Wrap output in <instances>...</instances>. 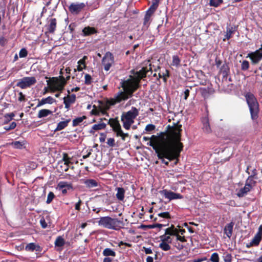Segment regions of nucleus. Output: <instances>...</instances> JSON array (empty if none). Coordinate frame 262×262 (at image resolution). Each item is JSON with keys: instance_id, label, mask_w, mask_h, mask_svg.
I'll return each instance as SVG.
<instances>
[{"instance_id": "f257e3e1", "label": "nucleus", "mask_w": 262, "mask_h": 262, "mask_svg": "<svg viewBox=\"0 0 262 262\" xmlns=\"http://www.w3.org/2000/svg\"><path fill=\"white\" fill-rule=\"evenodd\" d=\"M180 116H170L169 121L173 120V126L167 133H163L159 137L153 136L149 145L155 149L159 159L165 165H168L169 161L178 159L180 152L183 148V145L181 142V125L179 124V121L174 118Z\"/></svg>"}, {"instance_id": "f03ea898", "label": "nucleus", "mask_w": 262, "mask_h": 262, "mask_svg": "<svg viewBox=\"0 0 262 262\" xmlns=\"http://www.w3.org/2000/svg\"><path fill=\"white\" fill-rule=\"evenodd\" d=\"M122 87L126 93L132 95L140 88V82L135 77L130 76L129 79L122 82Z\"/></svg>"}, {"instance_id": "7ed1b4c3", "label": "nucleus", "mask_w": 262, "mask_h": 262, "mask_svg": "<svg viewBox=\"0 0 262 262\" xmlns=\"http://www.w3.org/2000/svg\"><path fill=\"white\" fill-rule=\"evenodd\" d=\"M249 107L251 115H257L259 104L255 96L251 92H247L244 95Z\"/></svg>"}, {"instance_id": "20e7f679", "label": "nucleus", "mask_w": 262, "mask_h": 262, "mask_svg": "<svg viewBox=\"0 0 262 262\" xmlns=\"http://www.w3.org/2000/svg\"><path fill=\"white\" fill-rule=\"evenodd\" d=\"M126 98L124 93L118 95L114 99H111L104 103H102L100 106V110L103 115H108L106 111L110 109L111 106L115 105L117 103L120 102L122 100Z\"/></svg>"}, {"instance_id": "39448f33", "label": "nucleus", "mask_w": 262, "mask_h": 262, "mask_svg": "<svg viewBox=\"0 0 262 262\" xmlns=\"http://www.w3.org/2000/svg\"><path fill=\"white\" fill-rule=\"evenodd\" d=\"M120 223V222L117 219H112L108 216L101 217L98 221L99 226L112 229H116Z\"/></svg>"}, {"instance_id": "423d86ee", "label": "nucleus", "mask_w": 262, "mask_h": 262, "mask_svg": "<svg viewBox=\"0 0 262 262\" xmlns=\"http://www.w3.org/2000/svg\"><path fill=\"white\" fill-rule=\"evenodd\" d=\"M108 123L112 127L113 131L116 133L117 137H121V138L124 140L125 138L128 136V134L124 133L121 127L118 120L115 119H110Z\"/></svg>"}, {"instance_id": "0eeeda50", "label": "nucleus", "mask_w": 262, "mask_h": 262, "mask_svg": "<svg viewBox=\"0 0 262 262\" xmlns=\"http://www.w3.org/2000/svg\"><path fill=\"white\" fill-rule=\"evenodd\" d=\"M47 84L49 89L52 93L56 91H62L63 89V84L59 81L57 77H52L47 80Z\"/></svg>"}, {"instance_id": "6e6552de", "label": "nucleus", "mask_w": 262, "mask_h": 262, "mask_svg": "<svg viewBox=\"0 0 262 262\" xmlns=\"http://www.w3.org/2000/svg\"><path fill=\"white\" fill-rule=\"evenodd\" d=\"M153 67L154 66H152L150 63H149L148 66H146V67L142 68V69L139 71L135 72L134 70H132L130 72L132 74L136 76V77H135L136 78L137 80L140 82L141 79L146 77L147 74L149 72H150V74L152 73Z\"/></svg>"}, {"instance_id": "1a4fd4ad", "label": "nucleus", "mask_w": 262, "mask_h": 262, "mask_svg": "<svg viewBox=\"0 0 262 262\" xmlns=\"http://www.w3.org/2000/svg\"><path fill=\"white\" fill-rule=\"evenodd\" d=\"M36 82V78L34 77H25L19 80L17 83L16 86L22 89L30 87Z\"/></svg>"}, {"instance_id": "9d476101", "label": "nucleus", "mask_w": 262, "mask_h": 262, "mask_svg": "<svg viewBox=\"0 0 262 262\" xmlns=\"http://www.w3.org/2000/svg\"><path fill=\"white\" fill-rule=\"evenodd\" d=\"M86 6L84 3H72L69 6V11L73 15H78L84 10Z\"/></svg>"}, {"instance_id": "9b49d317", "label": "nucleus", "mask_w": 262, "mask_h": 262, "mask_svg": "<svg viewBox=\"0 0 262 262\" xmlns=\"http://www.w3.org/2000/svg\"><path fill=\"white\" fill-rule=\"evenodd\" d=\"M114 63L113 54L110 52H106L102 59V64L104 67V70L108 71Z\"/></svg>"}, {"instance_id": "f8f14e48", "label": "nucleus", "mask_w": 262, "mask_h": 262, "mask_svg": "<svg viewBox=\"0 0 262 262\" xmlns=\"http://www.w3.org/2000/svg\"><path fill=\"white\" fill-rule=\"evenodd\" d=\"M176 233V230H173V225H171L170 227L165 229V233L163 235L160 236V241L170 244L172 242L171 236Z\"/></svg>"}, {"instance_id": "ddd939ff", "label": "nucleus", "mask_w": 262, "mask_h": 262, "mask_svg": "<svg viewBox=\"0 0 262 262\" xmlns=\"http://www.w3.org/2000/svg\"><path fill=\"white\" fill-rule=\"evenodd\" d=\"M247 57H249L253 64H257L262 59V45L261 48L254 52L249 53Z\"/></svg>"}, {"instance_id": "4468645a", "label": "nucleus", "mask_w": 262, "mask_h": 262, "mask_svg": "<svg viewBox=\"0 0 262 262\" xmlns=\"http://www.w3.org/2000/svg\"><path fill=\"white\" fill-rule=\"evenodd\" d=\"M254 182L251 177H249L246 181V183L244 188H241L237 192V195L238 197L245 196L252 188Z\"/></svg>"}, {"instance_id": "2eb2a0df", "label": "nucleus", "mask_w": 262, "mask_h": 262, "mask_svg": "<svg viewBox=\"0 0 262 262\" xmlns=\"http://www.w3.org/2000/svg\"><path fill=\"white\" fill-rule=\"evenodd\" d=\"M57 188L61 190L63 194H66L68 190L72 189L71 183L65 181H60L57 184Z\"/></svg>"}, {"instance_id": "dca6fc26", "label": "nucleus", "mask_w": 262, "mask_h": 262, "mask_svg": "<svg viewBox=\"0 0 262 262\" xmlns=\"http://www.w3.org/2000/svg\"><path fill=\"white\" fill-rule=\"evenodd\" d=\"M201 95L204 99H207L214 93V90L211 85L207 88H200L199 89Z\"/></svg>"}, {"instance_id": "f3484780", "label": "nucleus", "mask_w": 262, "mask_h": 262, "mask_svg": "<svg viewBox=\"0 0 262 262\" xmlns=\"http://www.w3.org/2000/svg\"><path fill=\"white\" fill-rule=\"evenodd\" d=\"M219 73L223 75V78H227L230 74L229 63L224 61L222 66L219 68Z\"/></svg>"}, {"instance_id": "a211bd4d", "label": "nucleus", "mask_w": 262, "mask_h": 262, "mask_svg": "<svg viewBox=\"0 0 262 262\" xmlns=\"http://www.w3.org/2000/svg\"><path fill=\"white\" fill-rule=\"evenodd\" d=\"M136 116H121V121L123 122V127L126 129H129L130 125L133 124Z\"/></svg>"}, {"instance_id": "6ab92c4d", "label": "nucleus", "mask_w": 262, "mask_h": 262, "mask_svg": "<svg viewBox=\"0 0 262 262\" xmlns=\"http://www.w3.org/2000/svg\"><path fill=\"white\" fill-rule=\"evenodd\" d=\"M161 193L169 200L182 198V196L181 194L174 193L170 191H168L167 190H163L161 191Z\"/></svg>"}, {"instance_id": "aec40b11", "label": "nucleus", "mask_w": 262, "mask_h": 262, "mask_svg": "<svg viewBox=\"0 0 262 262\" xmlns=\"http://www.w3.org/2000/svg\"><path fill=\"white\" fill-rule=\"evenodd\" d=\"M68 93L70 94V92L68 91ZM76 95L75 94L68 95L63 98V103L66 108H69L70 105L75 103L76 101Z\"/></svg>"}, {"instance_id": "412c9836", "label": "nucleus", "mask_w": 262, "mask_h": 262, "mask_svg": "<svg viewBox=\"0 0 262 262\" xmlns=\"http://www.w3.org/2000/svg\"><path fill=\"white\" fill-rule=\"evenodd\" d=\"M57 26V20L56 19L51 18L48 20L47 25H46V27L48 30V32L50 33H54L56 30Z\"/></svg>"}, {"instance_id": "4be33fe9", "label": "nucleus", "mask_w": 262, "mask_h": 262, "mask_svg": "<svg viewBox=\"0 0 262 262\" xmlns=\"http://www.w3.org/2000/svg\"><path fill=\"white\" fill-rule=\"evenodd\" d=\"M262 238V226H260L258 229V232L256 234L251 241L250 244L251 246H257Z\"/></svg>"}, {"instance_id": "5701e85b", "label": "nucleus", "mask_w": 262, "mask_h": 262, "mask_svg": "<svg viewBox=\"0 0 262 262\" xmlns=\"http://www.w3.org/2000/svg\"><path fill=\"white\" fill-rule=\"evenodd\" d=\"M82 32L83 36H88L93 34H97L98 33V30L94 27L88 26L84 27L82 29Z\"/></svg>"}, {"instance_id": "b1692460", "label": "nucleus", "mask_w": 262, "mask_h": 262, "mask_svg": "<svg viewBox=\"0 0 262 262\" xmlns=\"http://www.w3.org/2000/svg\"><path fill=\"white\" fill-rule=\"evenodd\" d=\"M26 142L24 140L16 141L12 142L10 145L14 148L16 149H23L26 147Z\"/></svg>"}, {"instance_id": "393cba45", "label": "nucleus", "mask_w": 262, "mask_h": 262, "mask_svg": "<svg viewBox=\"0 0 262 262\" xmlns=\"http://www.w3.org/2000/svg\"><path fill=\"white\" fill-rule=\"evenodd\" d=\"M59 164L61 165V167H62V164L70 166V164H72L71 158L67 154L64 153L63 154L62 160L59 161Z\"/></svg>"}, {"instance_id": "a878e982", "label": "nucleus", "mask_w": 262, "mask_h": 262, "mask_svg": "<svg viewBox=\"0 0 262 262\" xmlns=\"http://www.w3.org/2000/svg\"><path fill=\"white\" fill-rule=\"evenodd\" d=\"M56 100L53 97L49 96L46 98H42L41 100L39 101L37 105V107L47 103L52 104Z\"/></svg>"}, {"instance_id": "bb28decb", "label": "nucleus", "mask_w": 262, "mask_h": 262, "mask_svg": "<svg viewBox=\"0 0 262 262\" xmlns=\"http://www.w3.org/2000/svg\"><path fill=\"white\" fill-rule=\"evenodd\" d=\"M202 122L203 124V129L204 132L207 134L210 133L211 132V129L209 124L208 117H204Z\"/></svg>"}, {"instance_id": "cd10ccee", "label": "nucleus", "mask_w": 262, "mask_h": 262, "mask_svg": "<svg viewBox=\"0 0 262 262\" xmlns=\"http://www.w3.org/2000/svg\"><path fill=\"white\" fill-rule=\"evenodd\" d=\"M233 226L234 223L231 222L225 227L224 232L228 237H230L232 235Z\"/></svg>"}, {"instance_id": "c85d7f7f", "label": "nucleus", "mask_w": 262, "mask_h": 262, "mask_svg": "<svg viewBox=\"0 0 262 262\" xmlns=\"http://www.w3.org/2000/svg\"><path fill=\"white\" fill-rule=\"evenodd\" d=\"M117 191L116 196L119 201H123L124 198L125 190L123 188L117 187L116 188Z\"/></svg>"}, {"instance_id": "c756f323", "label": "nucleus", "mask_w": 262, "mask_h": 262, "mask_svg": "<svg viewBox=\"0 0 262 262\" xmlns=\"http://www.w3.org/2000/svg\"><path fill=\"white\" fill-rule=\"evenodd\" d=\"M84 184L89 188H94L98 186L97 182L92 179L86 180L84 181Z\"/></svg>"}, {"instance_id": "7c9ffc66", "label": "nucleus", "mask_w": 262, "mask_h": 262, "mask_svg": "<svg viewBox=\"0 0 262 262\" xmlns=\"http://www.w3.org/2000/svg\"><path fill=\"white\" fill-rule=\"evenodd\" d=\"M103 255L105 256H112L114 257L116 256V253L110 248H105L103 251Z\"/></svg>"}, {"instance_id": "2f4dec72", "label": "nucleus", "mask_w": 262, "mask_h": 262, "mask_svg": "<svg viewBox=\"0 0 262 262\" xmlns=\"http://www.w3.org/2000/svg\"><path fill=\"white\" fill-rule=\"evenodd\" d=\"M159 247L162 250L165 251H167L170 249V246L169 245V243L162 241H161L160 243L159 244Z\"/></svg>"}, {"instance_id": "473e14b6", "label": "nucleus", "mask_w": 262, "mask_h": 262, "mask_svg": "<svg viewBox=\"0 0 262 262\" xmlns=\"http://www.w3.org/2000/svg\"><path fill=\"white\" fill-rule=\"evenodd\" d=\"M223 3V0H210L209 5L210 6L217 7Z\"/></svg>"}, {"instance_id": "72a5a7b5", "label": "nucleus", "mask_w": 262, "mask_h": 262, "mask_svg": "<svg viewBox=\"0 0 262 262\" xmlns=\"http://www.w3.org/2000/svg\"><path fill=\"white\" fill-rule=\"evenodd\" d=\"M69 122V120L60 122L55 129V130H60L63 129L65 127L68 125V123Z\"/></svg>"}, {"instance_id": "f704fd0d", "label": "nucleus", "mask_w": 262, "mask_h": 262, "mask_svg": "<svg viewBox=\"0 0 262 262\" xmlns=\"http://www.w3.org/2000/svg\"><path fill=\"white\" fill-rule=\"evenodd\" d=\"M86 118L85 116L75 118L73 121V125L75 126L80 124V123Z\"/></svg>"}, {"instance_id": "c9c22d12", "label": "nucleus", "mask_w": 262, "mask_h": 262, "mask_svg": "<svg viewBox=\"0 0 262 262\" xmlns=\"http://www.w3.org/2000/svg\"><path fill=\"white\" fill-rule=\"evenodd\" d=\"M65 243V241L64 239L61 237L58 236L55 240V245L56 247H62L64 245Z\"/></svg>"}, {"instance_id": "e433bc0d", "label": "nucleus", "mask_w": 262, "mask_h": 262, "mask_svg": "<svg viewBox=\"0 0 262 262\" xmlns=\"http://www.w3.org/2000/svg\"><path fill=\"white\" fill-rule=\"evenodd\" d=\"M181 60L178 56L173 55L172 56V61L171 65L176 67H178L180 65Z\"/></svg>"}, {"instance_id": "4c0bfd02", "label": "nucleus", "mask_w": 262, "mask_h": 262, "mask_svg": "<svg viewBox=\"0 0 262 262\" xmlns=\"http://www.w3.org/2000/svg\"><path fill=\"white\" fill-rule=\"evenodd\" d=\"M234 33V30H233V28H231L229 29H227L226 34L225 35V38L223 39L224 41H225L226 39H229L232 36V34Z\"/></svg>"}, {"instance_id": "58836bf2", "label": "nucleus", "mask_w": 262, "mask_h": 262, "mask_svg": "<svg viewBox=\"0 0 262 262\" xmlns=\"http://www.w3.org/2000/svg\"><path fill=\"white\" fill-rule=\"evenodd\" d=\"M249 68V62L246 60H244L241 63V70L242 71H246Z\"/></svg>"}, {"instance_id": "ea45409f", "label": "nucleus", "mask_w": 262, "mask_h": 262, "mask_svg": "<svg viewBox=\"0 0 262 262\" xmlns=\"http://www.w3.org/2000/svg\"><path fill=\"white\" fill-rule=\"evenodd\" d=\"M173 230H176L177 232V233L176 234H173V236H175L176 237L177 241H180L181 242H185L186 241V239L185 238L184 236H181L179 234H178V231L177 228H175L173 226Z\"/></svg>"}, {"instance_id": "a19ab883", "label": "nucleus", "mask_w": 262, "mask_h": 262, "mask_svg": "<svg viewBox=\"0 0 262 262\" xmlns=\"http://www.w3.org/2000/svg\"><path fill=\"white\" fill-rule=\"evenodd\" d=\"M138 113H139V112H138V109H137L135 107H132V109L130 111H128L125 114L124 113H123L122 114V115H138Z\"/></svg>"}, {"instance_id": "79ce46f5", "label": "nucleus", "mask_w": 262, "mask_h": 262, "mask_svg": "<svg viewBox=\"0 0 262 262\" xmlns=\"http://www.w3.org/2000/svg\"><path fill=\"white\" fill-rule=\"evenodd\" d=\"M210 260L212 262H219V256L217 253H213L212 254Z\"/></svg>"}, {"instance_id": "37998d69", "label": "nucleus", "mask_w": 262, "mask_h": 262, "mask_svg": "<svg viewBox=\"0 0 262 262\" xmlns=\"http://www.w3.org/2000/svg\"><path fill=\"white\" fill-rule=\"evenodd\" d=\"M85 81L84 83L86 85H90L92 83V77L89 74H85L84 76Z\"/></svg>"}, {"instance_id": "c03bdc74", "label": "nucleus", "mask_w": 262, "mask_h": 262, "mask_svg": "<svg viewBox=\"0 0 262 262\" xmlns=\"http://www.w3.org/2000/svg\"><path fill=\"white\" fill-rule=\"evenodd\" d=\"M162 74L163 80L165 82H166L167 81V78L169 77L170 76L169 70L165 69V72L162 73Z\"/></svg>"}, {"instance_id": "a18cd8bd", "label": "nucleus", "mask_w": 262, "mask_h": 262, "mask_svg": "<svg viewBox=\"0 0 262 262\" xmlns=\"http://www.w3.org/2000/svg\"><path fill=\"white\" fill-rule=\"evenodd\" d=\"M223 258L225 262H231L232 256L230 253H225L224 254Z\"/></svg>"}, {"instance_id": "49530a36", "label": "nucleus", "mask_w": 262, "mask_h": 262, "mask_svg": "<svg viewBox=\"0 0 262 262\" xmlns=\"http://www.w3.org/2000/svg\"><path fill=\"white\" fill-rule=\"evenodd\" d=\"M105 127V124L102 123L94 125L93 126V129L94 130H100L104 128Z\"/></svg>"}, {"instance_id": "de8ad7c7", "label": "nucleus", "mask_w": 262, "mask_h": 262, "mask_svg": "<svg viewBox=\"0 0 262 262\" xmlns=\"http://www.w3.org/2000/svg\"><path fill=\"white\" fill-rule=\"evenodd\" d=\"M159 4L160 0H152V4L150 7L156 10L159 7Z\"/></svg>"}, {"instance_id": "09e8293b", "label": "nucleus", "mask_w": 262, "mask_h": 262, "mask_svg": "<svg viewBox=\"0 0 262 262\" xmlns=\"http://www.w3.org/2000/svg\"><path fill=\"white\" fill-rule=\"evenodd\" d=\"M28 55V51L25 48L21 49L19 52V56L20 58L26 57Z\"/></svg>"}, {"instance_id": "8fccbe9b", "label": "nucleus", "mask_w": 262, "mask_h": 262, "mask_svg": "<svg viewBox=\"0 0 262 262\" xmlns=\"http://www.w3.org/2000/svg\"><path fill=\"white\" fill-rule=\"evenodd\" d=\"M36 245L34 243H30L26 246V250L27 251H33L35 249Z\"/></svg>"}, {"instance_id": "3c124183", "label": "nucleus", "mask_w": 262, "mask_h": 262, "mask_svg": "<svg viewBox=\"0 0 262 262\" xmlns=\"http://www.w3.org/2000/svg\"><path fill=\"white\" fill-rule=\"evenodd\" d=\"M150 17L145 15L143 21V26L148 27L150 24Z\"/></svg>"}, {"instance_id": "603ef678", "label": "nucleus", "mask_w": 262, "mask_h": 262, "mask_svg": "<svg viewBox=\"0 0 262 262\" xmlns=\"http://www.w3.org/2000/svg\"><path fill=\"white\" fill-rule=\"evenodd\" d=\"M54 196L55 195L54 193L52 192H50L48 195L46 203L47 204H50L54 198Z\"/></svg>"}, {"instance_id": "864d4df0", "label": "nucleus", "mask_w": 262, "mask_h": 262, "mask_svg": "<svg viewBox=\"0 0 262 262\" xmlns=\"http://www.w3.org/2000/svg\"><path fill=\"white\" fill-rule=\"evenodd\" d=\"M52 113V112L49 110L42 109L39 111L38 115H49Z\"/></svg>"}, {"instance_id": "5fc2aeb1", "label": "nucleus", "mask_w": 262, "mask_h": 262, "mask_svg": "<svg viewBox=\"0 0 262 262\" xmlns=\"http://www.w3.org/2000/svg\"><path fill=\"white\" fill-rule=\"evenodd\" d=\"M86 59H87V56H84L82 59H80L78 61V64L79 65H81V66H83L84 67V68H86L85 60Z\"/></svg>"}, {"instance_id": "6e6d98bb", "label": "nucleus", "mask_w": 262, "mask_h": 262, "mask_svg": "<svg viewBox=\"0 0 262 262\" xmlns=\"http://www.w3.org/2000/svg\"><path fill=\"white\" fill-rule=\"evenodd\" d=\"M156 11V10L153 8L152 9L151 7H149L148 9L146 12L145 15L151 17Z\"/></svg>"}, {"instance_id": "4d7b16f0", "label": "nucleus", "mask_w": 262, "mask_h": 262, "mask_svg": "<svg viewBox=\"0 0 262 262\" xmlns=\"http://www.w3.org/2000/svg\"><path fill=\"white\" fill-rule=\"evenodd\" d=\"M223 63L222 60H221L219 57H216L215 59V64L216 66V68L219 69Z\"/></svg>"}, {"instance_id": "13d9d810", "label": "nucleus", "mask_w": 262, "mask_h": 262, "mask_svg": "<svg viewBox=\"0 0 262 262\" xmlns=\"http://www.w3.org/2000/svg\"><path fill=\"white\" fill-rule=\"evenodd\" d=\"M16 123L14 122H12L11 123L10 125H6L4 127L5 129L7 130H11L14 128L16 127Z\"/></svg>"}, {"instance_id": "bf43d9fd", "label": "nucleus", "mask_w": 262, "mask_h": 262, "mask_svg": "<svg viewBox=\"0 0 262 262\" xmlns=\"http://www.w3.org/2000/svg\"><path fill=\"white\" fill-rule=\"evenodd\" d=\"M107 144L111 147H113L115 145V140L114 138H108L107 139Z\"/></svg>"}, {"instance_id": "052dcab7", "label": "nucleus", "mask_w": 262, "mask_h": 262, "mask_svg": "<svg viewBox=\"0 0 262 262\" xmlns=\"http://www.w3.org/2000/svg\"><path fill=\"white\" fill-rule=\"evenodd\" d=\"M158 215L161 217L163 218H170V215L169 212H164L162 213H160L158 214Z\"/></svg>"}, {"instance_id": "680f3d73", "label": "nucleus", "mask_w": 262, "mask_h": 262, "mask_svg": "<svg viewBox=\"0 0 262 262\" xmlns=\"http://www.w3.org/2000/svg\"><path fill=\"white\" fill-rule=\"evenodd\" d=\"M7 42V40L4 37L2 36L0 37V45L2 47L5 46Z\"/></svg>"}, {"instance_id": "e2e57ef3", "label": "nucleus", "mask_w": 262, "mask_h": 262, "mask_svg": "<svg viewBox=\"0 0 262 262\" xmlns=\"http://www.w3.org/2000/svg\"><path fill=\"white\" fill-rule=\"evenodd\" d=\"M19 97L18 98V101L21 102L25 101V96L23 94L22 92H19Z\"/></svg>"}, {"instance_id": "0e129e2a", "label": "nucleus", "mask_w": 262, "mask_h": 262, "mask_svg": "<svg viewBox=\"0 0 262 262\" xmlns=\"http://www.w3.org/2000/svg\"><path fill=\"white\" fill-rule=\"evenodd\" d=\"M174 246L179 250L183 249L184 248L183 245L179 242L174 243Z\"/></svg>"}, {"instance_id": "69168bd1", "label": "nucleus", "mask_w": 262, "mask_h": 262, "mask_svg": "<svg viewBox=\"0 0 262 262\" xmlns=\"http://www.w3.org/2000/svg\"><path fill=\"white\" fill-rule=\"evenodd\" d=\"M58 79L59 81L61 82V83L63 84V87L64 88V85L66 84V80L65 78L63 76L61 75L59 77Z\"/></svg>"}, {"instance_id": "338daca9", "label": "nucleus", "mask_w": 262, "mask_h": 262, "mask_svg": "<svg viewBox=\"0 0 262 262\" xmlns=\"http://www.w3.org/2000/svg\"><path fill=\"white\" fill-rule=\"evenodd\" d=\"M155 128V126L152 124H148L145 128L146 130L147 131H151L154 130Z\"/></svg>"}, {"instance_id": "774afa93", "label": "nucleus", "mask_w": 262, "mask_h": 262, "mask_svg": "<svg viewBox=\"0 0 262 262\" xmlns=\"http://www.w3.org/2000/svg\"><path fill=\"white\" fill-rule=\"evenodd\" d=\"M40 223L41 227L43 228H46L47 227V224L46 223L44 219H41L40 221Z\"/></svg>"}]
</instances>
